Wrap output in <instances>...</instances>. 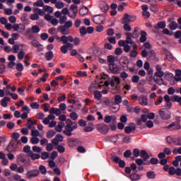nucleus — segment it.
<instances>
[{
    "instance_id": "obj_1",
    "label": "nucleus",
    "mask_w": 181,
    "mask_h": 181,
    "mask_svg": "<svg viewBox=\"0 0 181 181\" xmlns=\"http://www.w3.org/2000/svg\"><path fill=\"white\" fill-rule=\"evenodd\" d=\"M65 126V130L63 131V133L66 135V136H71L73 135V130L77 129L78 124L76 122L71 121L70 119H66Z\"/></svg>"
},
{
    "instance_id": "obj_2",
    "label": "nucleus",
    "mask_w": 181,
    "mask_h": 181,
    "mask_svg": "<svg viewBox=\"0 0 181 181\" xmlns=\"http://www.w3.org/2000/svg\"><path fill=\"white\" fill-rule=\"evenodd\" d=\"M107 60L109 62V70L110 73H112V74H118V73H119V68L115 64V57L109 55L107 56Z\"/></svg>"
},
{
    "instance_id": "obj_3",
    "label": "nucleus",
    "mask_w": 181,
    "mask_h": 181,
    "mask_svg": "<svg viewBox=\"0 0 181 181\" xmlns=\"http://www.w3.org/2000/svg\"><path fill=\"white\" fill-rule=\"evenodd\" d=\"M127 40H132V39H138L139 37V28L134 27L133 33H124Z\"/></svg>"
},
{
    "instance_id": "obj_4",
    "label": "nucleus",
    "mask_w": 181,
    "mask_h": 181,
    "mask_svg": "<svg viewBox=\"0 0 181 181\" xmlns=\"http://www.w3.org/2000/svg\"><path fill=\"white\" fill-rule=\"evenodd\" d=\"M67 110V105L66 103H61L59 105V108L51 107V112H53L59 117V115H62V111H66Z\"/></svg>"
},
{
    "instance_id": "obj_5",
    "label": "nucleus",
    "mask_w": 181,
    "mask_h": 181,
    "mask_svg": "<svg viewBox=\"0 0 181 181\" xmlns=\"http://www.w3.org/2000/svg\"><path fill=\"white\" fill-rule=\"evenodd\" d=\"M96 129L100 134H103V135H105V134H108V131H110V127H108V125L104 123H100L96 125Z\"/></svg>"
},
{
    "instance_id": "obj_6",
    "label": "nucleus",
    "mask_w": 181,
    "mask_h": 181,
    "mask_svg": "<svg viewBox=\"0 0 181 181\" xmlns=\"http://www.w3.org/2000/svg\"><path fill=\"white\" fill-rule=\"evenodd\" d=\"M158 114L162 119H170V112L168 109H160Z\"/></svg>"
},
{
    "instance_id": "obj_7",
    "label": "nucleus",
    "mask_w": 181,
    "mask_h": 181,
    "mask_svg": "<svg viewBox=\"0 0 181 181\" xmlns=\"http://www.w3.org/2000/svg\"><path fill=\"white\" fill-rule=\"evenodd\" d=\"M166 28V21L158 22L153 26V33H159V29H165Z\"/></svg>"
},
{
    "instance_id": "obj_8",
    "label": "nucleus",
    "mask_w": 181,
    "mask_h": 181,
    "mask_svg": "<svg viewBox=\"0 0 181 181\" xmlns=\"http://www.w3.org/2000/svg\"><path fill=\"white\" fill-rule=\"evenodd\" d=\"M165 128H167V129H172L173 131H177L181 129V125L179 122H174L170 124L168 126L165 127Z\"/></svg>"
},
{
    "instance_id": "obj_9",
    "label": "nucleus",
    "mask_w": 181,
    "mask_h": 181,
    "mask_svg": "<svg viewBox=\"0 0 181 181\" xmlns=\"http://www.w3.org/2000/svg\"><path fill=\"white\" fill-rule=\"evenodd\" d=\"M136 19V16L125 13L123 16L122 21L126 23H131V22H134Z\"/></svg>"
},
{
    "instance_id": "obj_10",
    "label": "nucleus",
    "mask_w": 181,
    "mask_h": 181,
    "mask_svg": "<svg viewBox=\"0 0 181 181\" xmlns=\"http://www.w3.org/2000/svg\"><path fill=\"white\" fill-rule=\"evenodd\" d=\"M112 161L115 162V163H119V167L121 168L122 169H124L125 168V161L124 160H121L119 157L115 156L112 157Z\"/></svg>"
},
{
    "instance_id": "obj_11",
    "label": "nucleus",
    "mask_w": 181,
    "mask_h": 181,
    "mask_svg": "<svg viewBox=\"0 0 181 181\" xmlns=\"http://www.w3.org/2000/svg\"><path fill=\"white\" fill-rule=\"evenodd\" d=\"M64 139V136L63 135L58 134L55 136V138H54L52 140V144L53 145H59V142H63V140Z\"/></svg>"
},
{
    "instance_id": "obj_12",
    "label": "nucleus",
    "mask_w": 181,
    "mask_h": 181,
    "mask_svg": "<svg viewBox=\"0 0 181 181\" xmlns=\"http://www.w3.org/2000/svg\"><path fill=\"white\" fill-rule=\"evenodd\" d=\"M13 29L16 32H19L20 33H22V32H25V25L23 23H16L13 25Z\"/></svg>"
},
{
    "instance_id": "obj_13",
    "label": "nucleus",
    "mask_w": 181,
    "mask_h": 181,
    "mask_svg": "<svg viewBox=\"0 0 181 181\" xmlns=\"http://www.w3.org/2000/svg\"><path fill=\"white\" fill-rule=\"evenodd\" d=\"M39 170H30L26 173V177L28 179H32V177H37V176H39Z\"/></svg>"
},
{
    "instance_id": "obj_14",
    "label": "nucleus",
    "mask_w": 181,
    "mask_h": 181,
    "mask_svg": "<svg viewBox=\"0 0 181 181\" xmlns=\"http://www.w3.org/2000/svg\"><path fill=\"white\" fill-rule=\"evenodd\" d=\"M59 156V153L57 151H54L49 154V153L46 152V159H48L49 160H54L56 158Z\"/></svg>"
},
{
    "instance_id": "obj_15",
    "label": "nucleus",
    "mask_w": 181,
    "mask_h": 181,
    "mask_svg": "<svg viewBox=\"0 0 181 181\" xmlns=\"http://www.w3.org/2000/svg\"><path fill=\"white\" fill-rule=\"evenodd\" d=\"M25 45L23 44H15L12 47V52L13 53H19V50H23V47Z\"/></svg>"
},
{
    "instance_id": "obj_16",
    "label": "nucleus",
    "mask_w": 181,
    "mask_h": 181,
    "mask_svg": "<svg viewBox=\"0 0 181 181\" xmlns=\"http://www.w3.org/2000/svg\"><path fill=\"white\" fill-rule=\"evenodd\" d=\"M135 129H136V127L134 123H130L129 126L124 128V132L125 134H131V132H132V131H135Z\"/></svg>"
},
{
    "instance_id": "obj_17",
    "label": "nucleus",
    "mask_w": 181,
    "mask_h": 181,
    "mask_svg": "<svg viewBox=\"0 0 181 181\" xmlns=\"http://www.w3.org/2000/svg\"><path fill=\"white\" fill-rule=\"evenodd\" d=\"M19 39V34L18 33H14L11 35V38L8 39L9 45H15V40H18Z\"/></svg>"
},
{
    "instance_id": "obj_18",
    "label": "nucleus",
    "mask_w": 181,
    "mask_h": 181,
    "mask_svg": "<svg viewBox=\"0 0 181 181\" xmlns=\"http://www.w3.org/2000/svg\"><path fill=\"white\" fill-rule=\"evenodd\" d=\"M111 121H112V122H116L117 117H115V115H111V116L107 115L105 117L104 122H105L106 124H110Z\"/></svg>"
},
{
    "instance_id": "obj_19",
    "label": "nucleus",
    "mask_w": 181,
    "mask_h": 181,
    "mask_svg": "<svg viewBox=\"0 0 181 181\" xmlns=\"http://www.w3.org/2000/svg\"><path fill=\"white\" fill-rule=\"evenodd\" d=\"M49 115L46 118V125H48L49 122H50V119L52 121H54V119L56 118V116H54V115H56V114L52 112V108L49 109Z\"/></svg>"
},
{
    "instance_id": "obj_20",
    "label": "nucleus",
    "mask_w": 181,
    "mask_h": 181,
    "mask_svg": "<svg viewBox=\"0 0 181 181\" xmlns=\"http://www.w3.org/2000/svg\"><path fill=\"white\" fill-rule=\"evenodd\" d=\"M120 64L123 66H126L127 69H129V59H128V57H122L120 59Z\"/></svg>"
},
{
    "instance_id": "obj_21",
    "label": "nucleus",
    "mask_w": 181,
    "mask_h": 181,
    "mask_svg": "<svg viewBox=\"0 0 181 181\" xmlns=\"http://www.w3.org/2000/svg\"><path fill=\"white\" fill-rule=\"evenodd\" d=\"M140 156L141 158L146 162H148V160L150 158L149 154L148 153V152H146V151L145 150H141L140 151Z\"/></svg>"
},
{
    "instance_id": "obj_22",
    "label": "nucleus",
    "mask_w": 181,
    "mask_h": 181,
    "mask_svg": "<svg viewBox=\"0 0 181 181\" xmlns=\"http://www.w3.org/2000/svg\"><path fill=\"white\" fill-rule=\"evenodd\" d=\"M11 101V98L8 97H4L1 101L0 104L1 106H3L4 108H6L8 107V103Z\"/></svg>"
},
{
    "instance_id": "obj_23",
    "label": "nucleus",
    "mask_w": 181,
    "mask_h": 181,
    "mask_svg": "<svg viewBox=\"0 0 181 181\" xmlns=\"http://www.w3.org/2000/svg\"><path fill=\"white\" fill-rule=\"evenodd\" d=\"M65 127V124L63 122H59L57 126H55V131L57 132H62L63 131V128Z\"/></svg>"
},
{
    "instance_id": "obj_24",
    "label": "nucleus",
    "mask_w": 181,
    "mask_h": 181,
    "mask_svg": "<svg viewBox=\"0 0 181 181\" xmlns=\"http://www.w3.org/2000/svg\"><path fill=\"white\" fill-rule=\"evenodd\" d=\"M139 103L141 105L146 106L148 105V98L146 96L139 98Z\"/></svg>"
},
{
    "instance_id": "obj_25",
    "label": "nucleus",
    "mask_w": 181,
    "mask_h": 181,
    "mask_svg": "<svg viewBox=\"0 0 181 181\" xmlns=\"http://www.w3.org/2000/svg\"><path fill=\"white\" fill-rule=\"evenodd\" d=\"M100 8L102 12H107L110 9V6H108V4L105 1L100 4Z\"/></svg>"
},
{
    "instance_id": "obj_26",
    "label": "nucleus",
    "mask_w": 181,
    "mask_h": 181,
    "mask_svg": "<svg viewBox=\"0 0 181 181\" xmlns=\"http://www.w3.org/2000/svg\"><path fill=\"white\" fill-rule=\"evenodd\" d=\"M93 95H94L95 100H98V101H100V100H101L103 97V93L100 90H95L93 92Z\"/></svg>"
},
{
    "instance_id": "obj_27",
    "label": "nucleus",
    "mask_w": 181,
    "mask_h": 181,
    "mask_svg": "<svg viewBox=\"0 0 181 181\" xmlns=\"http://www.w3.org/2000/svg\"><path fill=\"white\" fill-rule=\"evenodd\" d=\"M146 36H147V33L144 30H142L141 32V37H140L141 43H145V42L148 40V38H146Z\"/></svg>"
},
{
    "instance_id": "obj_28",
    "label": "nucleus",
    "mask_w": 181,
    "mask_h": 181,
    "mask_svg": "<svg viewBox=\"0 0 181 181\" xmlns=\"http://www.w3.org/2000/svg\"><path fill=\"white\" fill-rule=\"evenodd\" d=\"M164 54H165V59L168 60V62H173V55H172L168 49H164Z\"/></svg>"
},
{
    "instance_id": "obj_29",
    "label": "nucleus",
    "mask_w": 181,
    "mask_h": 181,
    "mask_svg": "<svg viewBox=\"0 0 181 181\" xmlns=\"http://www.w3.org/2000/svg\"><path fill=\"white\" fill-rule=\"evenodd\" d=\"M58 30H60L62 35H69L70 33L69 30H67V28L64 27V25L58 27Z\"/></svg>"
},
{
    "instance_id": "obj_30",
    "label": "nucleus",
    "mask_w": 181,
    "mask_h": 181,
    "mask_svg": "<svg viewBox=\"0 0 181 181\" xmlns=\"http://www.w3.org/2000/svg\"><path fill=\"white\" fill-rule=\"evenodd\" d=\"M67 144L70 148H73V146H76V145H77V141L74 139L69 138L67 140Z\"/></svg>"
},
{
    "instance_id": "obj_31",
    "label": "nucleus",
    "mask_w": 181,
    "mask_h": 181,
    "mask_svg": "<svg viewBox=\"0 0 181 181\" xmlns=\"http://www.w3.org/2000/svg\"><path fill=\"white\" fill-rule=\"evenodd\" d=\"M136 165H138V166H141V165H149V163L147 161H144L142 158H137L136 160Z\"/></svg>"
},
{
    "instance_id": "obj_32",
    "label": "nucleus",
    "mask_w": 181,
    "mask_h": 181,
    "mask_svg": "<svg viewBox=\"0 0 181 181\" xmlns=\"http://www.w3.org/2000/svg\"><path fill=\"white\" fill-rule=\"evenodd\" d=\"M129 177L132 181H138V180H139V179H141V175H139V174H136V173H135L134 174L130 175Z\"/></svg>"
},
{
    "instance_id": "obj_33",
    "label": "nucleus",
    "mask_w": 181,
    "mask_h": 181,
    "mask_svg": "<svg viewBox=\"0 0 181 181\" xmlns=\"http://www.w3.org/2000/svg\"><path fill=\"white\" fill-rule=\"evenodd\" d=\"M171 101H173V103H178V104L181 105V97L179 95H173L171 98Z\"/></svg>"
},
{
    "instance_id": "obj_34",
    "label": "nucleus",
    "mask_w": 181,
    "mask_h": 181,
    "mask_svg": "<svg viewBox=\"0 0 181 181\" xmlns=\"http://www.w3.org/2000/svg\"><path fill=\"white\" fill-rule=\"evenodd\" d=\"M88 12V8L87 6H83L79 10V15H81V16H84V15H87Z\"/></svg>"
},
{
    "instance_id": "obj_35",
    "label": "nucleus",
    "mask_w": 181,
    "mask_h": 181,
    "mask_svg": "<svg viewBox=\"0 0 181 181\" xmlns=\"http://www.w3.org/2000/svg\"><path fill=\"white\" fill-rule=\"evenodd\" d=\"M124 158H130L131 159H135L134 156H132V151L131 150H126L124 153Z\"/></svg>"
},
{
    "instance_id": "obj_36",
    "label": "nucleus",
    "mask_w": 181,
    "mask_h": 181,
    "mask_svg": "<svg viewBox=\"0 0 181 181\" xmlns=\"http://www.w3.org/2000/svg\"><path fill=\"white\" fill-rule=\"evenodd\" d=\"M122 23L124 25L123 29L126 30V32H131L132 30V28H131V25H129V23H126L125 21H122Z\"/></svg>"
},
{
    "instance_id": "obj_37",
    "label": "nucleus",
    "mask_w": 181,
    "mask_h": 181,
    "mask_svg": "<svg viewBox=\"0 0 181 181\" xmlns=\"http://www.w3.org/2000/svg\"><path fill=\"white\" fill-rule=\"evenodd\" d=\"M16 149V144L15 143H10L8 146V152H13Z\"/></svg>"
},
{
    "instance_id": "obj_38",
    "label": "nucleus",
    "mask_w": 181,
    "mask_h": 181,
    "mask_svg": "<svg viewBox=\"0 0 181 181\" xmlns=\"http://www.w3.org/2000/svg\"><path fill=\"white\" fill-rule=\"evenodd\" d=\"M115 103L116 105H119L122 103V98L119 95H116L115 97Z\"/></svg>"
},
{
    "instance_id": "obj_39",
    "label": "nucleus",
    "mask_w": 181,
    "mask_h": 181,
    "mask_svg": "<svg viewBox=\"0 0 181 181\" xmlns=\"http://www.w3.org/2000/svg\"><path fill=\"white\" fill-rule=\"evenodd\" d=\"M53 57H54V54H53V52L49 51L46 52V60H48V62H50V60H52Z\"/></svg>"
},
{
    "instance_id": "obj_40",
    "label": "nucleus",
    "mask_w": 181,
    "mask_h": 181,
    "mask_svg": "<svg viewBox=\"0 0 181 181\" xmlns=\"http://www.w3.org/2000/svg\"><path fill=\"white\" fill-rule=\"evenodd\" d=\"M127 45H131L133 46L134 50H136L138 49V45H136V43L135 42L132 41V40H127Z\"/></svg>"
},
{
    "instance_id": "obj_41",
    "label": "nucleus",
    "mask_w": 181,
    "mask_h": 181,
    "mask_svg": "<svg viewBox=\"0 0 181 181\" xmlns=\"http://www.w3.org/2000/svg\"><path fill=\"white\" fill-rule=\"evenodd\" d=\"M169 28H170V30H176V29L177 28V23L176 21H172L169 24Z\"/></svg>"
},
{
    "instance_id": "obj_42",
    "label": "nucleus",
    "mask_w": 181,
    "mask_h": 181,
    "mask_svg": "<svg viewBox=\"0 0 181 181\" xmlns=\"http://www.w3.org/2000/svg\"><path fill=\"white\" fill-rule=\"evenodd\" d=\"M110 111L113 112H118L119 110V105H117L116 103L114 105L110 106Z\"/></svg>"
},
{
    "instance_id": "obj_43",
    "label": "nucleus",
    "mask_w": 181,
    "mask_h": 181,
    "mask_svg": "<svg viewBox=\"0 0 181 181\" xmlns=\"http://www.w3.org/2000/svg\"><path fill=\"white\" fill-rule=\"evenodd\" d=\"M18 160H20V162H23V163H25L26 162V156L24 154H19L17 156Z\"/></svg>"
},
{
    "instance_id": "obj_44",
    "label": "nucleus",
    "mask_w": 181,
    "mask_h": 181,
    "mask_svg": "<svg viewBox=\"0 0 181 181\" xmlns=\"http://www.w3.org/2000/svg\"><path fill=\"white\" fill-rule=\"evenodd\" d=\"M33 129L31 131V135L32 136L37 137L40 135V133L39 132V130L36 129V127H33Z\"/></svg>"
},
{
    "instance_id": "obj_45",
    "label": "nucleus",
    "mask_w": 181,
    "mask_h": 181,
    "mask_svg": "<svg viewBox=\"0 0 181 181\" xmlns=\"http://www.w3.org/2000/svg\"><path fill=\"white\" fill-rule=\"evenodd\" d=\"M146 176L148 179H155L156 177V175L153 171H148L146 173Z\"/></svg>"
},
{
    "instance_id": "obj_46",
    "label": "nucleus",
    "mask_w": 181,
    "mask_h": 181,
    "mask_svg": "<svg viewBox=\"0 0 181 181\" xmlns=\"http://www.w3.org/2000/svg\"><path fill=\"white\" fill-rule=\"evenodd\" d=\"M147 162L149 163V165H158V163H159V160H158L157 158H152Z\"/></svg>"
},
{
    "instance_id": "obj_47",
    "label": "nucleus",
    "mask_w": 181,
    "mask_h": 181,
    "mask_svg": "<svg viewBox=\"0 0 181 181\" xmlns=\"http://www.w3.org/2000/svg\"><path fill=\"white\" fill-rule=\"evenodd\" d=\"M163 35H167L168 36H173V31H170L168 28L163 29Z\"/></svg>"
},
{
    "instance_id": "obj_48",
    "label": "nucleus",
    "mask_w": 181,
    "mask_h": 181,
    "mask_svg": "<svg viewBox=\"0 0 181 181\" xmlns=\"http://www.w3.org/2000/svg\"><path fill=\"white\" fill-rule=\"evenodd\" d=\"M40 141V139H39L36 136H33L30 139V142H31V144H33V145H36V144H39Z\"/></svg>"
},
{
    "instance_id": "obj_49",
    "label": "nucleus",
    "mask_w": 181,
    "mask_h": 181,
    "mask_svg": "<svg viewBox=\"0 0 181 181\" xmlns=\"http://www.w3.org/2000/svg\"><path fill=\"white\" fill-rule=\"evenodd\" d=\"M48 165L51 169H53V168H56V162H54V160H47Z\"/></svg>"
},
{
    "instance_id": "obj_50",
    "label": "nucleus",
    "mask_w": 181,
    "mask_h": 181,
    "mask_svg": "<svg viewBox=\"0 0 181 181\" xmlns=\"http://www.w3.org/2000/svg\"><path fill=\"white\" fill-rule=\"evenodd\" d=\"M29 155L33 160H36V159H40V156L39 154H35L33 153V152H30Z\"/></svg>"
},
{
    "instance_id": "obj_51",
    "label": "nucleus",
    "mask_w": 181,
    "mask_h": 181,
    "mask_svg": "<svg viewBox=\"0 0 181 181\" xmlns=\"http://www.w3.org/2000/svg\"><path fill=\"white\" fill-rule=\"evenodd\" d=\"M17 57H18V60H23V57H25V52H23V50L21 49V51H20L18 53Z\"/></svg>"
},
{
    "instance_id": "obj_52",
    "label": "nucleus",
    "mask_w": 181,
    "mask_h": 181,
    "mask_svg": "<svg viewBox=\"0 0 181 181\" xmlns=\"http://www.w3.org/2000/svg\"><path fill=\"white\" fill-rule=\"evenodd\" d=\"M69 116H70V118L73 119V121H77V119H78V115H77L74 112L70 113Z\"/></svg>"
},
{
    "instance_id": "obj_53",
    "label": "nucleus",
    "mask_w": 181,
    "mask_h": 181,
    "mask_svg": "<svg viewBox=\"0 0 181 181\" xmlns=\"http://www.w3.org/2000/svg\"><path fill=\"white\" fill-rule=\"evenodd\" d=\"M133 155L135 158L141 156V151H139V148H134L133 150Z\"/></svg>"
},
{
    "instance_id": "obj_54",
    "label": "nucleus",
    "mask_w": 181,
    "mask_h": 181,
    "mask_svg": "<svg viewBox=\"0 0 181 181\" xmlns=\"http://www.w3.org/2000/svg\"><path fill=\"white\" fill-rule=\"evenodd\" d=\"M57 149L59 153H64L66 152V148L62 145L57 146Z\"/></svg>"
},
{
    "instance_id": "obj_55",
    "label": "nucleus",
    "mask_w": 181,
    "mask_h": 181,
    "mask_svg": "<svg viewBox=\"0 0 181 181\" xmlns=\"http://www.w3.org/2000/svg\"><path fill=\"white\" fill-rule=\"evenodd\" d=\"M55 6L57 9H62L64 8V3L63 1H58L55 4Z\"/></svg>"
},
{
    "instance_id": "obj_56",
    "label": "nucleus",
    "mask_w": 181,
    "mask_h": 181,
    "mask_svg": "<svg viewBox=\"0 0 181 181\" xmlns=\"http://www.w3.org/2000/svg\"><path fill=\"white\" fill-rule=\"evenodd\" d=\"M61 42H63V45H67L69 43V38L66 35H62L61 37Z\"/></svg>"
},
{
    "instance_id": "obj_57",
    "label": "nucleus",
    "mask_w": 181,
    "mask_h": 181,
    "mask_svg": "<svg viewBox=\"0 0 181 181\" xmlns=\"http://www.w3.org/2000/svg\"><path fill=\"white\" fill-rule=\"evenodd\" d=\"M55 135H56V132L54 130H49L47 133V138H53V136Z\"/></svg>"
},
{
    "instance_id": "obj_58",
    "label": "nucleus",
    "mask_w": 181,
    "mask_h": 181,
    "mask_svg": "<svg viewBox=\"0 0 181 181\" xmlns=\"http://www.w3.org/2000/svg\"><path fill=\"white\" fill-rule=\"evenodd\" d=\"M70 9L73 11V13L74 15H77V13L78 12V10L77 9V6L74 4H71L70 6Z\"/></svg>"
},
{
    "instance_id": "obj_59",
    "label": "nucleus",
    "mask_w": 181,
    "mask_h": 181,
    "mask_svg": "<svg viewBox=\"0 0 181 181\" xmlns=\"http://www.w3.org/2000/svg\"><path fill=\"white\" fill-rule=\"evenodd\" d=\"M115 54L116 56H121L122 54V48L121 47H117L115 50Z\"/></svg>"
},
{
    "instance_id": "obj_60",
    "label": "nucleus",
    "mask_w": 181,
    "mask_h": 181,
    "mask_svg": "<svg viewBox=\"0 0 181 181\" xmlns=\"http://www.w3.org/2000/svg\"><path fill=\"white\" fill-rule=\"evenodd\" d=\"M30 19H31V21H39V14L37 13L31 14L30 16Z\"/></svg>"
},
{
    "instance_id": "obj_61",
    "label": "nucleus",
    "mask_w": 181,
    "mask_h": 181,
    "mask_svg": "<svg viewBox=\"0 0 181 181\" xmlns=\"http://www.w3.org/2000/svg\"><path fill=\"white\" fill-rule=\"evenodd\" d=\"M45 4L43 3V1L39 0L37 2L34 3V8H37L39 6H43Z\"/></svg>"
},
{
    "instance_id": "obj_62",
    "label": "nucleus",
    "mask_w": 181,
    "mask_h": 181,
    "mask_svg": "<svg viewBox=\"0 0 181 181\" xmlns=\"http://www.w3.org/2000/svg\"><path fill=\"white\" fill-rule=\"evenodd\" d=\"M16 69L18 70V71H23V64L21 63L16 64Z\"/></svg>"
},
{
    "instance_id": "obj_63",
    "label": "nucleus",
    "mask_w": 181,
    "mask_h": 181,
    "mask_svg": "<svg viewBox=\"0 0 181 181\" xmlns=\"http://www.w3.org/2000/svg\"><path fill=\"white\" fill-rule=\"evenodd\" d=\"M166 141H167V142L170 145V144H172L174 143V141H175V137H172V136H168L166 137Z\"/></svg>"
},
{
    "instance_id": "obj_64",
    "label": "nucleus",
    "mask_w": 181,
    "mask_h": 181,
    "mask_svg": "<svg viewBox=\"0 0 181 181\" xmlns=\"http://www.w3.org/2000/svg\"><path fill=\"white\" fill-rule=\"evenodd\" d=\"M174 145H177V146H181V139L180 138H174Z\"/></svg>"
}]
</instances>
